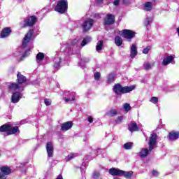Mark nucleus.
Listing matches in <instances>:
<instances>
[{
    "label": "nucleus",
    "instance_id": "obj_37",
    "mask_svg": "<svg viewBox=\"0 0 179 179\" xmlns=\"http://www.w3.org/2000/svg\"><path fill=\"white\" fill-rule=\"evenodd\" d=\"M123 108L126 113H128V111H131V105L128 103H125L123 104Z\"/></svg>",
    "mask_w": 179,
    "mask_h": 179
},
{
    "label": "nucleus",
    "instance_id": "obj_35",
    "mask_svg": "<svg viewBox=\"0 0 179 179\" xmlns=\"http://www.w3.org/2000/svg\"><path fill=\"white\" fill-rule=\"evenodd\" d=\"M44 59V53L39 52L36 55V61L37 62H40V61H43Z\"/></svg>",
    "mask_w": 179,
    "mask_h": 179
},
{
    "label": "nucleus",
    "instance_id": "obj_47",
    "mask_svg": "<svg viewBox=\"0 0 179 179\" xmlns=\"http://www.w3.org/2000/svg\"><path fill=\"white\" fill-rule=\"evenodd\" d=\"M94 17L95 19H100V17H101L100 16V14H99V13H95V14L94 15Z\"/></svg>",
    "mask_w": 179,
    "mask_h": 179
},
{
    "label": "nucleus",
    "instance_id": "obj_43",
    "mask_svg": "<svg viewBox=\"0 0 179 179\" xmlns=\"http://www.w3.org/2000/svg\"><path fill=\"white\" fill-rule=\"evenodd\" d=\"M101 76V75L99 72L95 73L94 75V78L95 80H99V79H100Z\"/></svg>",
    "mask_w": 179,
    "mask_h": 179
},
{
    "label": "nucleus",
    "instance_id": "obj_44",
    "mask_svg": "<svg viewBox=\"0 0 179 179\" xmlns=\"http://www.w3.org/2000/svg\"><path fill=\"white\" fill-rule=\"evenodd\" d=\"M151 174L152 177H158L159 176V172L156 170H153L151 171Z\"/></svg>",
    "mask_w": 179,
    "mask_h": 179
},
{
    "label": "nucleus",
    "instance_id": "obj_26",
    "mask_svg": "<svg viewBox=\"0 0 179 179\" xmlns=\"http://www.w3.org/2000/svg\"><path fill=\"white\" fill-rule=\"evenodd\" d=\"M121 171L120 169H115V168L110 169L109 170V174L111 176H121Z\"/></svg>",
    "mask_w": 179,
    "mask_h": 179
},
{
    "label": "nucleus",
    "instance_id": "obj_21",
    "mask_svg": "<svg viewBox=\"0 0 179 179\" xmlns=\"http://www.w3.org/2000/svg\"><path fill=\"white\" fill-rule=\"evenodd\" d=\"M129 131H130V132H135L136 131H139V127H138V124H136V122H131L129 124Z\"/></svg>",
    "mask_w": 179,
    "mask_h": 179
},
{
    "label": "nucleus",
    "instance_id": "obj_22",
    "mask_svg": "<svg viewBox=\"0 0 179 179\" xmlns=\"http://www.w3.org/2000/svg\"><path fill=\"white\" fill-rule=\"evenodd\" d=\"M78 44H79V41H78L77 39H74L70 44H68L67 45L68 52H69V51H72V49L73 48V47H77Z\"/></svg>",
    "mask_w": 179,
    "mask_h": 179
},
{
    "label": "nucleus",
    "instance_id": "obj_52",
    "mask_svg": "<svg viewBox=\"0 0 179 179\" xmlns=\"http://www.w3.org/2000/svg\"><path fill=\"white\" fill-rule=\"evenodd\" d=\"M20 1V2H21V1H22V0H19Z\"/></svg>",
    "mask_w": 179,
    "mask_h": 179
},
{
    "label": "nucleus",
    "instance_id": "obj_54",
    "mask_svg": "<svg viewBox=\"0 0 179 179\" xmlns=\"http://www.w3.org/2000/svg\"><path fill=\"white\" fill-rule=\"evenodd\" d=\"M0 156H1V153H0Z\"/></svg>",
    "mask_w": 179,
    "mask_h": 179
},
{
    "label": "nucleus",
    "instance_id": "obj_27",
    "mask_svg": "<svg viewBox=\"0 0 179 179\" xmlns=\"http://www.w3.org/2000/svg\"><path fill=\"white\" fill-rule=\"evenodd\" d=\"M143 66L145 71H149L150 69H152L153 66H155V63L148 62L143 64Z\"/></svg>",
    "mask_w": 179,
    "mask_h": 179
},
{
    "label": "nucleus",
    "instance_id": "obj_2",
    "mask_svg": "<svg viewBox=\"0 0 179 179\" xmlns=\"http://www.w3.org/2000/svg\"><path fill=\"white\" fill-rule=\"evenodd\" d=\"M157 134L152 133L150 135L149 141H148V146L149 149L148 148H142L141 152L138 154V156L141 157V159H143L144 157H146L149 153L156 148V145H157Z\"/></svg>",
    "mask_w": 179,
    "mask_h": 179
},
{
    "label": "nucleus",
    "instance_id": "obj_31",
    "mask_svg": "<svg viewBox=\"0 0 179 179\" xmlns=\"http://www.w3.org/2000/svg\"><path fill=\"white\" fill-rule=\"evenodd\" d=\"M153 20V18H152V17H147L144 21V25L146 27H149V26H150V23H152Z\"/></svg>",
    "mask_w": 179,
    "mask_h": 179
},
{
    "label": "nucleus",
    "instance_id": "obj_25",
    "mask_svg": "<svg viewBox=\"0 0 179 179\" xmlns=\"http://www.w3.org/2000/svg\"><path fill=\"white\" fill-rule=\"evenodd\" d=\"M19 131V127L17 126L15 127H11L10 125V129L8 130V132H7V135H13L16 134Z\"/></svg>",
    "mask_w": 179,
    "mask_h": 179
},
{
    "label": "nucleus",
    "instance_id": "obj_6",
    "mask_svg": "<svg viewBox=\"0 0 179 179\" xmlns=\"http://www.w3.org/2000/svg\"><path fill=\"white\" fill-rule=\"evenodd\" d=\"M94 24V21L91 18L86 19L83 23V31H89Z\"/></svg>",
    "mask_w": 179,
    "mask_h": 179
},
{
    "label": "nucleus",
    "instance_id": "obj_34",
    "mask_svg": "<svg viewBox=\"0 0 179 179\" xmlns=\"http://www.w3.org/2000/svg\"><path fill=\"white\" fill-rule=\"evenodd\" d=\"M103 50V42L102 41H98L96 45V50L99 52V51H101Z\"/></svg>",
    "mask_w": 179,
    "mask_h": 179
},
{
    "label": "nucleus",
    "instance_id": "obj_18",
    "mask_svg": "<svg viewBox=\"0 0 179 179\" xmlns=\"http://www.w3.org/2000/svg\"><path fill=\"white\" fill-rule=\"evenodd\" d=\"M138 55V48L136 45L132 44L130 48V57L131 58H135Z\"/></svg>",
    "mask_w": 179,
    "mask_h": 179
},
{
    "label": "nucleus",
    "instance_id": "obj_10",
    "mask_svg": "<svg viewBox=\"0 0 179 179\" xmlns=\"http://www.w3.org/2000/svg\"><path fill=\"white\" fill-rule=\"evenodd\" d=\"M46 150H47L48 157H52L54 155V145H52V143L51 142L47 143Z\"/></svg>",
    "mask_w": 179,
    "mask_h": 179
},
{
    "label": "nucleus",
    "instance_id": "obj_53",
    "mask_svg": "<svg viewBox=\"0 0 179 179\" xmlns=\"http://www.w3.org/2000/svg\"><path fill=\"white\" fill-rule=\"evenodd\" d=\"M63 47H65V45H63Z\"/></svg>",
    "mask_w": 179,
    "mask_h": 179
},
{
    "label": "nucleus",
    "instance_id": "obj_28",
    "mask_svg": "<svg viewBox=\"0 0 179 179\" xmlns=\"http://www.w3.org/2000/svg\"><path fill=\"white\" fill-rule=\"evenodd\" d=\"M122 38L120 36H115V43L117 47H121L122 45Z\"/></svg>",
    "mask_w": 179,
    "mask_h": 179
},
{
    "label": "nucleus",
    "instance_id": "obj_19",
    "mask_svg": "<svg viewBox=\"0 0 179 179\" xmlns=\"http://www.w3.org/2000/svg\"><path fill=\"white\" fill-rule=\"evenodd\" d=\"M153 9V3L147 1L143 5V10L145 12H150Z\"/></svg>",
    "mask_w": 179,
    "mask_h": 179
},
{
    "label": "nucleus",
    "instance_id": "obj_36",
    "mask_svg": "<svg viewBox=\"0 0 179 179\" xmlns=\"http://www.w3.org/2000/svg\"><path fill=\"white\" fill-rule=\"evenodd\" d=\"M76 156H78V155L76 154H73V153L70 154L69 155L66 157V159H65L66 162H69L70 160H72V159H75Z\"/></svg>",
    "mask_w": 179,
    "mask_h": 179
},
{
    "label": "nucleus",
    "instance_id": "obj_15",
    "mask_svg": "<svg viewBox=\"0 0 179 179\" xmlns=\"http://www.w3.org/2000/svg\"><path fill=\"white\" fill-rule=\"evenodd\" d=\"M178 138H179V131H171L168 136V139L171 141H177Z\"/></svg>",
    "mask_w": 179,
    "mask_h": 179
},
{
    "label": "nucleus",
    "instance_id": "obj_42",
    "mask_svg": "<svg viewBox=\"0 0 179 179\" xmlns=\"http://www.w3.org/2000/svg\"><path fill=\"white\" fill-rule=\"evenodd\" d=\"M150 48H151L150 46H148L147 48H144L143 50V54H148L149 51H150Z\"/></svg>",
    "mask_w": 179,
    "mask_h": 179
},
{
    "label": "nucleus",
    "instance_id": "obj_9",
    "mask_svg": "<svg viewBox=\"0 0 179 179\" xmlns=\"http://www.w3.org/2000/svg\"><path fill=\"white\" fill-rule=\"evenodd\" d=\"M53 66L55 69H59L61 68V62H62V59H61V56L57 55L53 59Z\"/></svg>",
    "mask_w": 179,
    "mask_h": 179
},
{
    "label": "nucleus",
    "instance_id": "obj_46",
    "mask_svg": "<svg viewBox=\"0 0 179 179\" xmlns=\"http://www.w3.org/2000/svg\"><path fill=\"white\" fill-rule=\"evenodd\" d=\"M87 121L90 122V124H92V122H93V117L92 116H88Z\"/></svg>",
    "mask_w": 179,
    "mask_h": 179
},
{
    "label": "nucleus",
    "instance_id": "obj_3",
    "mask_svg": "<svg viewBox=\"0 0 179 179\" xmlns=\"http://www.w3.org/2000/svg\"><path fill=\"white\" fill-rule=\"evenodd\" d=\"M135 89L134 85L131 86H126V87H122L119 83L115 84L113 87V92L117 94V96H120V94H125V93H129L130 92H132Z\"/></svg>",
    "mask_w": 179,
    "mask_h": 179
},
{
    "label": "nucleus",
    "instance_id": "obj_23",
    "mask_svg": "<svg viewBox=\"0 0 179 179\" xmlns=\"http://www.w3.org/2000/svg\"><path fill=\"white\" fill-rule=\"evenodd\" d=\"M66 96H67V98H63V100H64L66 103H69V101H73V100H75V94H73V92L69 94H66Z\"/></svg>",
    "mask_w": 179,
    "mask_h": 179
},
{
    "label": "nucleus",
    "instance_id": "obj_29",
    "mask_svg": "<svg viewBox=\"0 0 179 179\" xmlns=\"http://www.w3.org/2000/svg\"><path fill=\"white\" fill-rule=\"evenodd\" d=\"M9 129H10V124H4L0 127L1 132H6V134H8Z\"/></svg>",
    "mask_w": 179,
    "mask_h": 179
},
{
    "label": "nucleus",
    "instance_id": "obj_48",
    "mask_svg": "<svg viewBox=\"0 0 179 179\" xmlns=\"http://www.w3.org/2000/svg\"><path fill=\"white\" fill-rule=\"evenodd\" d=\"M100 173L99 172H97L96 173H94L93 177L94 178H98V177H99Z\"/></svg>",
    "mask_w": 179,
    "mask_h": 179
},
{
    "label": "nucleus",
    "instance_id": "obj_50",
    "mask_svg": "<svg viewBox=\"0 0 179 179\" xmlns=\"http://www.w3.org/2000/svg\"><path fill=\"white\" fill-rule=\"evenodd\" d=\"M103 2V0H98V3H101Z\"/></svg>",
    "mask_w": 179,
    "mask_h": 179
},
{
    "label": "nucleus",
    "instance_id": "obj_8",
    "mask_svg": "<svg viewBox=\"0 0 179 179\" xmlns=\"http://www.w3.org/2000/svg\"><path fill=\"white\" fill-rule=\"evenodd\" d=\"M37 22L36 16H31L24 20V26H34Z\"/></svg>",
    "mask_w": 179,
    "mask_h": 179
},
{
    "label": "nucleus",
    "instance_id": "obj_11",
    "mask_svg": "<svg viewBox=\"0 0 179 179\" xmlns=\"http://www.w3.org/2000/svg\"><path fill=\"white\" fill-rule=\"evenodd\" d=\"M174 58H176V56H166L164 60L162 61V65L164 66H167L169 64H173L174 62Z\"/></svg>",
    "mask_w": 179,
    "mask_h": 179
},
{
    "label": "nucleus",
    "instance_id": "obj_51",
    "mask_svg": "<svg viewBox=\"0 0 179 179\" xmlns=\"http://www.w3.org/2000/svg\"><path fill=\"white\" fill-rule=\"evenodd\" d=\"M178 34H179V27L178 28Z\"/></svg>",
    "mask_w": 179,
    "mask_h": 179
},
{
    "label": "nucleus",
    "instance_id": "obj_14",
    "mask_svg": "<svg viewBox=\"0 0 179 179\" xmlns=\"http://www.w3.org/2000/svg\"><path fill=\"white\" fill-rule=\"evenodd\" d=\"M20 99H22V94L20 92H15L11 96V103H19Z\"/></svg>",
    "mask_w": 179,
    "mask_h": 179
},
{
    "label": "nucleus",
    "instance_id": "obj_1",
    "mask_svg": "<svg viewBox=\"0 0 179 179\" xmlns=\"http://www.w3.org/2000/svg\"><path fill=\"white\" fill-rule=\"evenodd\" d=\"M33 33H34L33 29H30L25 35L22 41V47L18 49V53H15L16 57H21L22 58H25V57H27L29 55L30 50H24V48L30 44L31 37H33Z\"/></svg>",
    "mask_w": 179,
    "mask_h": 179
},
{
    "label": "nucleus",
    "instance_id": "obj_24",
    "mask_svg": "<svg viewBox=\"0 0 179 179\" xmlns=\"http://www.w3.org/2000/svg\"><path fill=\"white\" fill-rule=\"evenodd\" d=\"M18 84L22 86V84L24 83L27 80L26 77L22 75L20 73H18L17 75Z\"/></svg>",
    "mask_w": 179,
    "mask_h": 179
},
{
    "label": "nucleus",
    "instance_id": "obj_12",
    "mask_svg": "<svg viewBox=\"0 0 179 179\" xmlns=\"http://www.w3.org/2000/svg\"><path fill=\"white\" fill-rule=\"evenodd\" d=\"M114 22H115V17L112 14H108L104 20L105 24H113Z\"/></svg>",
    "mask_w": 179,
    "mask_h": 179
},
{
    "label": "nucleus",
    "instance_id": "obj_7",
    "mask_svg": "<svg viewBox=\"0 0 179 179\" xmlns=\"http://www.w3.org/2000/svg\"><path fill=\"white\" fill-rule=\"evenodd\" d=\"M10 173V168L2 166L0 169V179H6Z\"/></svg>",
    "mask_w": 179,
    "mask_h": 179
},
{
    "label": "nucleus",
    "instance_id": "obj_39",
    "mask_svg": "<svg viewBox=\"0 0 179 179\" xmlns=\"http://www.w3.org/2000/svg\"><path fill=\"white\" fill-rule=\"evenodd\" d=\"M150 101V103H153V104H156L159 101V99L156 96H152Z\"/></svg>",
    "mask_w": 179,
    "mask_h": 179
},
{
    "label": "nucleus",
    "instance_id": "obj_40",
    "mask_svg": "<svg viewBox=\"0 0 179 179\" xmlns=\"http://www.w3.org/2000/svg\"><path fill=\"white\" fill-rule=\"evenodd\" d=\"M85 62H89V59L88 58L81 59L80 61L79 62V64L81 66H83V64H85Z\"/></svg>",
    "mask_w": 179,
    "mask_h": 179
},
{
    "label": "nucleus",
    "instance_id": "obj_13",
    "mask_svg": "<svg viewBox=\"0 0 179 179\" xmlns=\"http://www.w3.org/2000/svg\"><path fill=\"white\" fill-rule=\"evenodd\" d=\"M73 126V123H72V122L71 121L64 122L61 124V130L64 131H69V129H71V128H72Z\"/></svg>",
    "mask_w": 179,
    "mask_h": 179
},
{
    "label": "nucleus",
    "instance_id": "obj_45",
    "mask_svg": "<svg viewBox=\"0 0 179 179\" xmlns=\"http://www.w3.org/2000/svg\"><path fill=\"white\" fill-rule=\"evenodd\" d=\"M122 120H124V118L122 116H119L116 120L117 124H121V122H122Z\"/></svg>",
    "mask_w": 179,
    "mask_h": 179
},
{
    "label": "nucleus",
    "instance_id": "obj_41",
    "mask_svg": "<svg viewBox=\"0 0 179 179\" xmlns=\"http://www.w3.org/2000/svg\"><path fill=\"white\" fill-rule=\"evenodd\" d=\"M44 103H45V106H51L52 101L50 99H45Z\"/></svg>",
    "mask_w": 179,
    "mask_h": 179
},
{
    "label": "nucleus",
    "instance_id": "obj_33",
    "mask_svg": "<svg viewBox=\"0 0 179 179\" xmlns=\"http://www.w3.org/2000/svg\"><path fill=\"white\" fill-rule=\"evenodd\" d=\"M134 146V143L129 142V143H126L123 145V148L124 149H125L126 150H131V149H132V147Z\"/></svg>",
    "mask_w": 179,
    "mask_h": 179
},
{
    "label": "nucleus",
    "instance_id": "obj_49",
    "mask_svg": "<svg viewBox=\"0 0 179 179\" xmlns=\"http://www.w3.org/2000/svg\"><path fill=\"white\" fill-rule=\"evenodd\" d=\"M120 4V0H115L113 5H115V6H117V5Z\"/></svg>",
    "mask_w": 179,
    "mask_h": 179
},
{
    "label": "nucleus",
    "instance_id": "obj_4",
    "mask_svg": "<svg viewBox=\"0 0 179 179\" xmlns=\"http://www.w3.org/2000/svg\"><path fill=\"white\" fill-rule=\"evenodd\" d=\"M55 10L59 13H64L66 10H68V0L59 1L55 7Z\"/></svg>",
    "mask_w": 179,
    "mask_h": 179
},
{
    "label": "nucleus",
    "instance_id": "obj_20",
    "mask_svg": "<svg viewBox=\"0 0 179 179\" xmlns=\"http://www.w3.org/2000/svg\"><path fill=\"white\" fill-rule=\"evenodd\" d=\"M122 176L127 179H131L132 178V176H134V172L132 171H125L122 170L120 172V176Z\"/></svg>",
    "mask_w": 179,
    "mask_h": 179
},
{
    "label": "nucleus",
    "instance_id": "obj_38",
    "mask_svg": "<svg viewBox=\"0 0 179 179\" xmlns=\"http://www.w3.org/2000/svg\"><path fill=\"white\" fill-rule=\"evenodd\" d=\"M117 110L115 109H111L108 113L109 117H115V115H117Z\"/></svg>",
    "mask_w": 179,
    "mask_h": 179
},
{
    "label": "nucleus",
    "instance_id": "obj_32",
    "mask_svg": "<svg viewBox=\"0 0 179 179\" xmlns=\"http://www.w3.org/2000/svg\"><path fill=\"white\" fill-rule=\"evenodd\" d=\"M90 41H92V38L87 36L86 38H85L82 43H81V45L82 47H85V45H86V44H89V43H90Z\"/></svg>",
    "mask_w": 179,
    "mask_h": 179
},
{
    "label": "nucleus",
    "instance_id": "obj_5",
    "mask_svg": "<svg viewBox=\"0 0 179 179\" xmlns=\"http://www.w3.org/2000/svg\"><path fill=\"white\" fill-rule=\"evenodd\" d=\"M119 34L129 41H131V40L135 37V32L129 29H123L122 31L119 32Z\"/></svg>",
    "mask_w": 179,
    "mask_h": 179
},
{
    "label": "nucleus",
    "instance_id": "obj_17",
    "mask_svg": "<svg viewBox=\"0 0 179 179\" xmlns=\"http://www.w3.org/2000/svg\"><path fill=\"white\" fill-rule=\"evenodd\" d=\"M10 33H12V29H10V28L9 27H6L3 29H2L0 36L1 38H5L6 37H8Z\"/></svg>",
    "mask_w": 179,
    "mask_h": 179
},
{
    "label": "nucleus",
    "instance_id": "obj_30",
    "mask_svg": "<svg viewBox=\"0 0 179 179\" xmlns=\"http://www.w3.org/2000/svg\"><path fill=\"white\" fill-rule=\"evenodd\" d=\"M114 80H115V76H114V74H109L107 77L106 83L110 85V83H113Z\"/></svg>",
    "mask_w": 179,
    "mask_h": 179
},
{
    "label": "nucleus",
    "instance_id": "obj_16",
    "mask_svg": "<svg viewBox=\"0 0 179 179\" xmlns=\"http://www.w3.org/2000/svg\"><path fill=\"white\" fill-rule=\"evenodd\" d=\"M8 88L10 92H15V90H22V89H23V86H21V85L19 83L16 84L13 83L8 86Z\"/></svg>",
    "mask_w": 179,
    "mask_h": 179
}]
</instances>
